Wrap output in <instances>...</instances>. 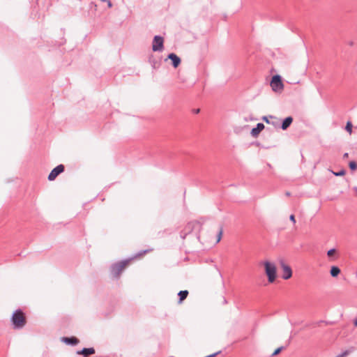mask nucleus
<instances>
[{
    "label": "nucleus",
    "mask_w": 357,
    "mask_h": 357,
    "mask_svg": "<svg viewBox=\"0 0 357 357\" xmlns=\"http://www.w3.org/2000/svg\"><path fill=\"white\" fill-rule=\"evenodd\" d=\"M106 2L107 3L108 6H109V8H111L112 5V3L110 2V1L107 0V1H106Z\"/></svg>",
    "instance_id": "obj_24"
},
{
    "label": "nucleus",
    "mask_w": 357,
    "mask_h": 357,
    "mask_svg": "<svg viewBox=\"0 0 357 357\" xmlns=\"http://www.w3.org/2000/svg\"><path fill=\"white\" fill-rule=\"evenodd\" d=\"M263 120H264V121H266V123H270L269 120H268V118H267V117H266V116H264V117L263 118Z\"/></svg>",
    "instance_id": "obj_23"
},
{
    "label": "nucleus",
    "mask_w": 357,
    "mask_h": 357,
    "mask_svg": "<svg viewBox=\"0 0 357 357\" xmlns=\"http://www.w3.org/2000/svg\"><path fill=\"white\" fill-rule=\"evenodd\" d=\"M64 171V166L63 165H59L55 168H54L50 174L48 176V179L50 181H54L56 176L62 173Z\"/></svg>",
    "instance_id": "obj_7"
},
{
    "label": "nucleus",
    "mask_w": 357,
    "mask_h": 357,
    "mask_svg": "<svg viewBox=\"0 0 357 357\" xmlns=\"http://www.w3.org/2000/svg\"><path fill=\"white\" fill-rule=\"evenodd\" d=\"M336 255H337V250L335 249H331L327 252V256L329 258L332 259V260H334L336 259Z\"/></svg>",
    "instance_id": "obj_15"
},
{
    "label": "nucleus",
    "mask_w": 357,
    "mask_h": 357,
    "mask_svg": "<svg viewBox=\"0 0 357 357\" xmlns=\"http://www.w3.org/2000/svg\"><path fill=\"white\" fill-rule=\"evenodd\" d=\"M270 86L272 90L275 93H280L284 89V84L282 82V78L278 75L273 76L270 82Z\"/></svg>",
    "instance_id": "obj_4"
},
{
    "label": "nucleus",
    "mask_w": 357,
    "mask_h": 357,
    "mask_svg": "<svg viewBox=\"0 0 357 357\" xmlns=\"http://www.w3.org/2000/svg\"><path fill=\"white\" fill-rule=\"evenodd\" d=\"M349 354V351H346L343 352L342 354H340L339 356H337V357H345V356H347Z\"/></svg>",
    "instance_id": "obj_21"
},
{
    "label": "nucleus",
    "mask_w": 357,
    "mask_h": 357,
    "mask_svg": "<svg viewBox=\"0 0 357 357\" xmlns=\"http://www.w3.org/2000/svg\"><path fill=\"white\" fill-rule=\"evenodd\" d=\"M289 219H290V220H291L294 224H295V223H296V220H295V216H294V215H291L289 216Z\"/></svg>",
    "instance_id": "obj_22"
},
{
    "label": "nucleus",
    "mask_w": 357,
    "mask_h": 357,
    "mask_svg": "<svg viewBox=\"0 0 357 357\" xmlns=\"http://www.w3.org/2000/svg\"><path fill=\"white\" fill-rule=\"evenodd\" d=\"M263 264L268 282L270 283H273L277 278V268L275 264L269 261H264Z\"/></svg>",
    "instance_id": "obj_1"
},
{
    "label": "nucleus",
    "mask_w": 357,
    "mask_h": 357,
    "mask_svg": "<svg viewBox=\"0 0 357 357\" xmlns=\"http://www.w3.org/2000/svg\"><path fill=\"white\" fill-rule=\"evenodd\" d=\"M282 349V347H279L277 349H275L274 351V352L273 353V356H276L278 355Z\"/></svg>",
    "instance_id": "obj_20"
},
{
    "label": "nucleus",
    "mask_w": 357,
    "mask_h": 357,
    "mask_svg": "<svg viewBox=\"0 0 357 357\" xmlns=\"http://www.w3.org/2000/svg\"><path fill=\"white\" fill-rule=\"evenodd\" d=\"M130 261L131 259H127L114 264L112 267V275L115 278H118L121 272L129 266Z\"/></svg>",
    "instance_id": "obj_3"
},
{
    "label": "nucleus",
    "mask_w": 357,
    "mask_h": 357,
    "mask_svg": "<svg viewBox=\"0 0 357 357\" xmlns=\"http://www.w3.org/2000/svg\"><path fill=\"white\" fill-rule=\"evenodd\" d=\"M199 112V109L196 110V112H197V113H198Z\"/></svg>",
    "instance_id": "obj_27"
},
{
    "label": "nucleus",
    "mask_w": 357,
    "mask_h": 357,
    "mask_svg": "<svg viewBox=\"0 0 357 357\" xmlns=\"http://www.w3.org/2000/svg\"><path fill=\"white\" fill-rule=\"evenodd\" d=\"M348 156H349V154L347 153H344L343 155L344 158H347Z\"/></svg>",
    "instance_id": "obj_25"
},
{
    "label": "nucleus",
    "mask_w": 357,
    "mask_h": 357,
    "mask_svg": "<svg viewBox=\"0 0 357 357\" xmlns=\"http://www.w3.org/2000/svg\"><path fill=\"white\" fill-rule=\"evenodd\" d=\"M346 130L349 133L351 134L352 132V123L350 121H348L346 125L345 128Z\"/></svg>",
    "instance_id": "obj_17"
},
{
    "label": "nucleus",
    "mask_w": 357,
    "mask_h": 357,
    "mask_svg": "<svg viewBox=\"0 0 357 357\" xmlns=\"http://www.w3.org/2000/svg\"><path fill=\"white\" fill-rule=\"evenodd\" d=\"M188 291L187 290L181 291L178 293L179 303H181L188 296Z\"/></svg>",
    "instance_id": "obj_14"
},
{
    "label": "nucleus",
    "mask_w": 357,
    "mask_h": 357,
    "mask_svg": "<svg viewBox=\"0 0 357 357\" xmlns=\"http://www.w3.org/2000/svg\"><path fill=\"white\" fill-rule=\"evenodd\" d=\"M168 58L172 60V65L174 68H177L181 63L180 58L174 53L169 54Z\"/></svg>",
    "instance_id": "obj_8"
},
{
    "label": "nucleus",
    "mask_w": 357,
    "mask_h": 357,
    "mask_svg": "<svg viewBox=\"0 0 357 357\" xmlns=\"http://www.w3.org/2000/svg\"><path fill=\"white\" fill-rule=\"evenodd\" d=\"M335 176H344L346 174L345 170L342 169L339 172H333Z\"/></svg>",
    "instance_id": "obj_19"
},
{
    "label": "nucleus",
    "mask_w": 357,
    "mask_h": 357,
    "mask_svg": "<svg viewBox=\"0 0 357 357\" xmlns=\"http://www.w3.org/2000/svg\"><path fill=\"white\" fill-rule=\"evenodd\" d=\"M354 324L355 326H357V319L354 321Z\"/></svg>",
    "instance_id": "obj_26"
},
{
    "label": "nucleus",
    "mask_w": 357,
    "mask_h": 357,
    "mask_svg": "<svg viewBox=\"0 0 357 357\" xmlns=\"http://www.w3.org/2000/svg\"><path fill=\"white\" fill-rule=\"evenodd\" d=\"M62 341L66 344H77L79 342V340L75 337H63Z\"/></svg>",
    "instance_id": "obj_12"
},
{
    "label": "nucleus",
    "mask_w": 357,
    "mask_h": 357,
    "mask_svg": "<svg viewBox=\"0 0 357 357\" xmlns=\"http://www.w3.org/2000/svg\"><path fill=\"white\" fill-rule=\"evenodd\" d=\"M292 121H293L292 117H291V116L287 117L283 121V122L282 123V126H281L282 129L284 130L287 129V128H289L290 126V125L291 124Z\"/></svg>",
    "instance_id": "obj_11"
},
{
    "label": "nucleus",
    "mask_w": 357,
    "mask_h": 357,
    "mask_svg": "<svg viewBox=\"0 0 357 357\" xmlns=\"http://www.w3.org/2000/svg\"><path fill=\"white\" fill-rule=\"evenodd\" d=\"M349 167L351 170H356L357 169V165L354 161H351L349 164Z\"/></svg>",
    "instance_id": "obj_18"
},
{
    "label": "nucleus",
    "mask_w": 357,
    "mask_h": 357,
    "mask_svg": "<svg viewBox=\"0 0 357 357\" xmlns=\"http://www.w3.org/2000/svg\"><path fill=\"white\" fill-rule=\"evenodd\" d=\"M223 234V228L222 226H220L218 229V235H217V239L216 243H219L222 238Z\"/></svg>",
    "instance_id": "obj_16"
},
{
    "label": "nucleus",
    "mask_w": 357,
    "mask_h": 357,
    "mask_svg": "<svg viewBox=\"0 0 357 357\" xmlns=\"http://www.w3.org/2000/svg\"><path fill=\"white\" fill-rule=\"evenodd\" d=\"M94 353L95 349L93 348H84L82 350L77 351V354L83 355L85 357L93 354Z\"/></svg>",
    "instance_id": "obj_10"
},
{
    "label": "nucleus",
    "mask_w": 357,
    "mask_h": 357,
    "mask_svg": "<svg viewBox=\"0 0 357 357\" xmlns=\"http://www.w3.org/2000/svg\"><path fill=\"white\" fill-rule=\"evenodd\" d=\"M11 321L16 328H23L26 323V317L21 310H17L13 313Z\"/></svg>",
    "instance_id": "obj_2"
},
{
    "label": "nucleus",
    "mask_w": 357,
    "mask_h": 357,
    "mask_svg": "<svg viewBox=\"0 0 357 357\" xmlns=\"http://www.w3.org/2000/svg\"><path fill=\"white\" fill-rule=\"evenodd\" d=\"M281 268H282V277L284 280H288L291 278L292 270L288 264H287L285 263H282Z\"/></svg>",
    "instance_id": "obj_6"
},
{
    "label": "nucleus",
    "mask_w": 357,
    "mask_h": 357,
    "mask_svg": "<svg viewBox=\"0 0 357 357\" xmlns=\"http://www.w3.org/2000/svg\"><path fill=\"white\" fill-rule=\"evenodd\" d=\"M264 128V126L263 123H259L256 128H254L251 130V134L253 137H257L261 131H262Z\"/></svg>",
    "instance_id": "obj_9"
},
{
    "label": "nucleus",
    "mask_w": 357,
    "mask_h": 357,
    "mask_svg": "<svg viewBox=\"0 0 357 357\" xmlns=\"http://www.w3.org/2000/svg\"><path fill=\"white\" fill-rule=\"evenodd\" d=\"M340 272V268L335 266H332L330 270V274L333 278L337 277Z\"/></svg>",
    "instance_id": "obj_13"
},
{
    "label": "nucleus",
    "mask_w": 357,
    "mask_h": 357,
    "mask_svg": "<svg viewBox=\"0 0 357 357\" xmlns=\"http://www.w3.org/2000/svg\"><path fill=\"white\" fill-rule=\"evenodd\" d=\"M164 40L162 37L155 36L153 40L152 50L154 52L162 51L163 50Z\"/></svg>",
    "instance_id": "obj_5"
}]
</instances>
